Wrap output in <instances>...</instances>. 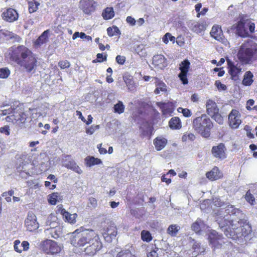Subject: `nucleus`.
<instances>
[{
  "label": "nucleus",
  "instance_id": "nucleus-1",
  "mask_svg": "<svg viewBox=\"0 0 257 257\" xmlns=\"http://www.w3.org/2000/svg\"><path fill=\"white\" fill-rule=\"evenodd\" d=\"M70 244L80 249L85 256H93L102 248V243L98 234L92 229L81 226L71 233Z\"/></svg>",
  "mask_w": 257,
  "mask_h": 257
},
{
  "label": "nucleus",
  "instance_id": "nucleus-2",
  "mask_svg": "<svg viewBox=\"0 0 257 257\" xmlns=\"http://www.w3.org/2000/svg\"><path fill=\"white\" fill-rule=\"evenodd\" d=\"M10 60L23 66L28 72L34 70L37 65V59L32 51L24 45L14 46L9 49Z\"/></svg>",
  "mask_w": 257,
  "mask_h": 257
},
{
  "label": "nucleus",
  "instance_id": "nucleus-3",
  "mask_svg": "<svg viewBox=\"0 0 257 257\" xmlns=\"http://www.w3.org/2000/svg\"><path fill=\"white\" fill-rule=\"evenodd\" d=\"M236 56L242 65H250L257 62V43L253 41L243 43L239 47Z\"/></svg>",
  "mask_w": 257,
  "mask_h": 257
},
{
  "label": "nucleus",
  "instance_id": "nucleus-4",
  "mask_svg": "<svg viewBox=\"0 0 257 257\" xmlns=\"http://www.w3.org/2000/svg\"><path fill=\"white\" fill-rule=\"evenodd\" d=\"M193 129L204 138H208L210 136L211 130L213 127V123L206 114H202L192 120Z\"/></svg>",
  "mask_w": 257,
  "mask_h": 257
},
{
  "label": "nucleus",
  "instance_id": "nucleus-5",
  "mask_svg": "<svg viewBox=\"0 0 257 257\" xmlns=\"http://www.w3.org/2000/svg\"><path fill=\"white\" fill-rule=\"evenodd\" d=\"M238 221H233L230 219H223L220 221L219 226L224 228V233L229 238H235L240 235V224Z\"/></svg>",
  "mask_w": 257,
  "mask_h": 257
},
{
  "label": "nucleus",
  "instance_id": "nucleus-6",
  "mask_svg": "<svg viewBox=\"0 0 257 257\" xmlns=\"http://www.w3.org/2000/svg\"><path fill=\"white\" fill-rule=\"evenodd\" d=\"M39 248L46 254L55 255L61 252L63 246L54 240L46 239L40 242Z\"/></svg>",
  "mask_w": 257,
  "mask_h": 257
},
{
  "label": "nucleus",
  "instance_id": "nucleus-7",
  "mask_svg": "<svg viewBox=\"0 0 257 257\" xmlns=\"http://www.w3.org/2000/svg\"><path fill=\"white\" fill-rule=\"evenodd\" d=\"M208 239L210 245L214 250L223 248L225 244L228 242L222 234H219L214 230L209 232Z\"/></svg>",
  "mask_w": 257,
  "mask_h": 257
},
{
  "label": "nucleus",
  "instance_id": "nucleus-8",
  "mask_svg": "<svg viewBox=\"0 0 257 257\" xmlns=\"http://www.w3.org/2000/svg\"><path fill=\"white\" fill-rule=\"evenodd\" d=\"M28 118V114L23 108H15L13 113L8 115L5 119L8 122L16 123L18 125L24 124Z\"/></svg>",
  "mask_w": 257,
  "mask_h": 257
},
{
  "label": "nucleus",
  "instance_id": "nucleus-9",
  "mask_svg": "<svg viewBox=\"0 0 257 257\" xmlns=\"http://www.w3.org/2000/svg\"><path fill=\"white\" fill-rule=\"evenodd\" d=\"M255 24L251 21L243 17H240V21L232 26V30H236V32H254Z\"/></svg>",
  "mask_w": 257,
  "mask_h": 257
},
{
  "label": "nucleus",
  "instance_id": "nucleus-10",
  "mask_svg": "<svg viewBox=\"0 0 257 257\" xmlns=\"http://www.w3.org/2000/svg\"><path fill=\"white\" fill-rule=\"evenodd\" d=\"M226 61L228 73L230 75L231 79L234 81L237 80L242 71L241 68L240 66H238V64H235V63L229 59H227Z\"/></svg>",
  "mask_w": 257,
  "mask_h": 257
},
{
  "label": "nucleus",
  "instance_id": "nucleus-11",
  "mask_svg": "<svg viewBox=\"0 0 257 257\" xmlns=\"http://www.w3.org/2000/svg\"><path fill=\"white\" fill-rule=\"evenodd\" d=\"M190 63L187 59L184 60L180 64L179 69L180 70V72L178 74V77L184 85L188 83L187 74L190 68Z\"/></svg>",
  "mask_w": 257,
  "mask_h": 257
},
{
  "label": "nucleus",
  "instance_id": "nucleus-12",
  "mask_svg": "<svg viewBox=\"0 0 257 257\" xmlns=\"http://www.w3.org/2000/svg\"><path fill=\"white\" fill-rule=\"evenodd\" d=\"M240 113L236 109H232L228 115L229 125L233 128H237L241 122Z\"/></svg>",
  "mask_w": 257,
  "mask_h": 257
},
{
  "label": "nucleus",
  "instance_id": "nucleus-13",
  "mask_svg": "<svg viewBox=\"0 0 257 257\" xmlns=\"http://www.w3.org/2000/svg\"><path fill=\"white\" fill-rule=\"evenodd\" d=\"M225 151V146L222 143H219L217 146H213L211 150L213 156L220 160H223L226 158Z\"/></svg>",
  "mask_w": 257,
  "mask_h": 257
},
{
  "label": "nucleus",
  "instance_id": "nucleus-14",
  "mask_svg": "<svg viewBox=\"0 0 257 257\" xmlns=\"http://www.w3.org/2000/svg\"><path fill=\"white\" fill-rule=\"evenodd\" d=\"M117 228L113 225H109L106 228L103 229L102 232L106 241L110 242L113 238H114L117 234Z\"/></svg>",
  "mask_w": 257,
  "mask_h": 257
},
{
  "label": "nucleus",
  "instance_id": "nucleus-15",
  "mask_svg": "<svg viewBox=\"0 0 257 257\" xmlns=\"http://www.w3.org/2000/svg\"><path fill=\"white\" fill-rule=\"evenodd\" d=\"M25 225L30 231H33L38 228L36 217L33 213H29L25 220Z\"/></svg>",
  "mask_w": 257,
  "mask_h": 257
},
{
  "label": "nucleus",
  "instance_id": "nucleus-16",
  "mask_svg": "<svg viewBox=\"0 0 257 257\" xmlns=\"http://www.w3.org/2000/svg\"><path fill=\"white\" fill-rule=\"evenodd\" d=\"M95 3L90 0H81L79 8L86 14H90L95 9Z\"/></svg>",
  "mask_w": 257,
  "mask_h": 257
},
{
  "label": "nucleus",
  "instance_id": "nucleus-17",
  "mask_svg": "<svg viewBox=\"0 0 257 257\" xmlns=\"http://www.w3.org/2000/svg\"><path fill=\"white\" fill-rule=\"evenodd\" d=\"M153 64L158 68L163 69L168 65L167 59L163 55H155L153 58Z\"/></svg>",
  "mask_w": 257,
  "mask_h": 257
},
{
  "label": "nucleus",
  "instance_id": "nucleus-18",
  "mask_svg": "<svg viewBox=\"0 0 257 257\" xmlns=\"http://www.w3.org/2000/svg\"><path fill=\"white\" fill-rule=\"evenodd\" d=\"M157 106L160 108L162 115L165 117L172 115L174 111V108L170 103L159 102L157 103Z\"/></svg>",
  "mask_w": 257,
  "mask_h": 257
},
{
  "label": "nucleus",
  "instance_id": "nucleus-19",
  "mask_svg": "<svg viewBox=\"0 0 257 257\" xmlns=\"http://www.w3.org/2000/svg\"><path fill=\"white\" fill-rule=\"evenodd\" d=\"M4 20L9 22H13L16 21L19 17L17 12L12 8H9L2 14Z\"/></svg>",
  "mask_w": 257,
  "mask_h": 257
},
{
  "label": "nucleus",
  "instance_id": "nucleus-20",
  "mask_svg": "<svg viewBox=\"0 0 257 257\" xmlns=\"http://www.w3.org/2000/svg\"><path fill=\"white\" fill-rule=\"evenodd\" d=\"M223 176V173L216 166L214 167L211 170L206 173V178L212 181L220 179L222 178Z\"/></svg>",
  "mask_w": 257,
  "mask_h": 257
},
{
  "label": "nucleus",
  "instance_id": "nucleus-21",
  "mask_svg": "<svg viewBox=\"0 0 257 257\" xmlns=\"http://www.w3.org/2000/svg\"><path fill=\"white\" fill-rule=\"evenodd\" d=\"M239 232L241 236H246L251 231V227L248 222L244 219H239Z\"/></svg>",
  "mask_w": 257,
  "mask_h": 257
},
{
  "label": "nucleus",
  "instance_id": "nucleus-22",
  "mask_svg": "<svg viewBox=\"0 0 257 257\" xmlns=\"http://www.w3.org/2000/svg\"><path fill=\"white\" fill-rule=\"evenodd\" d=\"M206 112L209 115H214L219 112V108L216 102L212 99H208L206 103Z\"/></svg>",
  "mask_w": 257,
  "mask_h": 257
},
{
  "label": "nucleus",
  "instance_id": "nucleus-23",
  "mask_svg": "<svg viewBox=\"0 0 257 257\" xmlns=\"http://www.w3.org/2000/svg\"><path fill=\"white\" fill-rule=\"evenodd\" d=\"M60 213L62 215L63 219H65L66 221L71 224H74L76 222V218L77 216L76 213L70 214L65 209L62 208L61 207H60Z\"/></svg>",
  "mask_w": 257,
  "mask_h": 257
},
{
  "label": "nucleus",
  "instance_id": "nucleus-24",
  "mask_svg": "<svg viewBox=\"0 0 257 257\" xmlns=\"http://www.w3.org/2000/svg\"><path fill=\"white\" fill-rule=\"evenodd\" d=\"M153 143L156 149L159 151L165 147L167 143V140L161 137H157L154 140Z\"/></svg>",
  "mask_w": 257,
  "mask_h": 257
},
{
  "label": "nucleus",
  "instance_id": "nucleus-25",
  "mask_svg": "<svg viewBox=\"0 0 257 257\" xmlns=\"http://www.w3.org/2000/svg\"><path fill=\"white\" fill-rule=\"evenodd\" d=\"M169 126L171 130H178L182 127V122L179 117L174 116L172 117L168 123Z\"/></svg>",
  "mask_w": 257,
  "mask_h": 257
},
{
  "label": "nucleus",
  "instance_id": "nucleus-26",
  "mask_svg": "<svg viewBox=\"0 0 257 257\" xmlns=\"http://www.w3.org/2000/svg\"><path fill=\"white\" fill-rule=\"evenodd\" d=\"M253 75L251 71H246L243 76L242 84L246 86H250L253 82Z\"/></svg>",
  "mask_w": 257,
  "mask_h": 257
},
{
  "label": "nucleus",
  "instance_id": "nucleus-27",
  "mask_svg": "<svg viewBox=\"0 0 257 257\" xmlns=\"http://www.w3.org/2000/svg\"><path fill=\"white\" fill-rule=\"evenodd\" d=\"M192 254L197 256L201 253L204 252L205 248L201 245V243L197 241H194L192 246Z\"/></svg>",
  "mask_w": 257,
  "mask_h": 257
},
{
  "label": "nucleus",
  "instance_id": "nucleus-28",
  "mask_svg": "<svg viewBox=\"0 0 257 257\" xmlns=\"http://www.w3.org/2000/svg\"><path fill=\"white\" fill-rule=\"evenodd\" d=\"M123 78L130 91H134L136 90L137 86L132 76H126L123 77Z\"/></svg>",
  "mask_w": 257,
  "mask_h": 257
},
{
  "label": "nucleus",
  "instance_id": "nucleus-29",
  "mask_svg": "<svg viewBox=\"0 0 257 257\" xmlns=\"http://www.w3.org/2000/svg\"><path fill=\"white\" fill-rule=\"evenodd\" d=\"M48 33H42V35L34 42L35 48H38L43 44L46 43L48 39Z\"/></svg>",
  "mask_w": 257,
  "mask_h": 257
},
{
  "label": "nucleus",
  "instance_id": "nucleus-30",
  "mask_svg": "<svg viewBox=\"0 0 257 257\" xmlns=\"http://www.w3.org/2000/svg\"><path fill=\"white\" fill-rule=\"evenodd\" d=\"M85 163L87 166L91 167L95 165H99L102 163V161L98 158L94 157L88 156L85 159Z\"/></svg>",
  "mask_w": 257,
  "mask_h": 257
},
{
  "label": "nucleus",
  "instance_id": "nucleus-31",
  "mask_svg": "<svg viewBox=\"0 0 257 257\" xmlns=\"http://www.w3.org/2000/svg\"><path fill=\"white\" fill-rule=\"evenodd\" d=\"M114 16V12L112 7H107L105 8L102 13V16L105 20H109L112 18Z\"/></svg>",
  "mask_w": 257,
  "mask_h": 257
},
{
  "label": "nucleus",
  "instance_id": "nucleus-32",
  "mask_svg": "<svg viewBox=\"0 0 257 257\" xmlns=\"http://www.w3.org/2000/svg\"><path fill=\"white\" fill-rule=\"evenodd\" d=\"M65 166L67 168L74 171L78 174H81L82 173V170L73 161H69L67 164H66Z\"/></svg>",
  "mask_w": 257,
  "mask_h": 257
},
{
  "label": "nucleus",
  "instance_id": "nucleus-33",
  "mask_svg": "<svg viewBox=\"0 0 257 257\" xmlns=\"http://www.w3.org/2000/svg\"><path fill=\"white\" fill-rule=\"evenodd\" d=\"M180 229V227L177 224H171L167 228V233L171 236H175Z\"/></svg>",
  "mask_w": 257,
  "mask_h": 257
},
{
  "label": "nucleus",
  "instance_id": "nucleus-34",
  "mask_svg": "<svg viewBox=\"0 0 257 257\" xmlns=\"http://www.w3.org/2000/svg\"><path fill=\"white\" fill-rule=\"evenodd\" d=\"M203 224V222L201 219H198L192 224L191 226L192 229L196 233H200Z\"/></svg>",
  "mask_w": 257,
  "mask_h": 257
},
{
  "label": "nucleus",
  "instance_id": "nucleus-35",
  "mask_svg": "<svg viewBox=\"0 0 257 257\" xmlns=\"http://www.w3.org/2000/svg\"><path fill=\"white\" fill-rule=\"evenodd\" d=\"M59 197L60 196L59 193H52V194H50L48 196V202L51 205H55L56 204Z\"/></svg>",
  "mask_w": 257,
  "mask_h": 257
},
{
  "label": "nucleus",
  "instance_id": "nucleus-36",
  "mask_svg": "<svg viewBox=\"0 0 257 257\" xmlns=\"http://www.w3.org/2000/svg\"><path fill=\"white\" fill-rule=\"evenodd\" d=\"M244 199L251 205L255 204V199L253 195L251 193L250 190H248L244 195Z\"/></svg>",
  "mask_w": 257,
  "mask_h": 257
},
{
  "label": "nucleus",
  "instance_id": "nucleus-37",
  "mask_svg": "<svg viewBox=\"0 0 257 257\" xmlns=\"http://www.w3.org/2000/svg\"><path fill=\"white\" fill-rule=\"evenodd\" d=\"M141 239L144 241H146L147 242H149L151 241L153 239V237H152L151 233L148 230H142L141 232Z\"/></svg>",
  "mask_w": 257,
  "mask_h": 257
},
{
  "label": "nucleus",
  "instance_id": "nucleus-38",
  "mask_svg": "<svg viewBox=\"0 0 257 257\" xmlns=\"http://www.w3.org/2000/svg\"><path fill=\"white\" fill-rule=\"evenodd\" d=\"M115 257H136L129 250H122L118 252Z\"/></svg>",
  "mask_w": 257,
  "mask_h": 257
},
{
  "label": "nucleus",
  "instance_id": "nucleus-39",
  "mask_svg": "<svg viewBox=\"0 0 257 257\" xmlns=\"http://www.w3.org/2000/svg\"><path fill=\"white\" fill-rule=\"evenodd\" d=\"M114 112L118 114H121L124 112V105L122 102L119 101L118 103L114 105Z\"/></svg>",
  "mask_w": 257,
  "mask_h": 257
},
{
  "label": "nucleus",
  "instance_id": "nucleus-40",
  "mask_svg": "<svg viewBox=\"0 0 257 257\" xmlns=\"http://www.w3.org/2000/svg\"><path fill=\"white\" fill-rule=\"evenodd\" d=\"M11 71L8 67L0 68V78L6 79L10 75Z\"/></svg>",
  "mask_w": 257,
  "mask_h": 257
},
{
  "label": "nucleus",
  "instance_id": "nucleus-41",
  "mask_svg": "<svg viewBox=\"0 0 257 257\" xmlns=\"http://www.w3.org/2000/svg\"><path fill=\"white\" fill-rule=\"evenodd\" d=\"M107 60V55L105 54L103 55L102 53H98L96 55V58L93 60H92L93 63H101L104 61H106Z\"/></svg>",
  "mask_w": 257,
  "mask_h": 257
},
{
  "label": "nucleus",
  "instance_id": "nucleus-42",
  "mask_svg": "<svg viewBox=\"0 0 257 257\" xmlns=\"http://www.w3.org/2000/svg\"><path fill=\"white\" fill-rule=\"evenodd\" d=\"M195 138V136L193 133H185L182 137V140L183 142H186L188 140L193 141Z\"/></svg>",
  "mask_w": 257,
  "mask_h": 257
},
{
  "label": "nucleus",
  "instance_id": "nucleus-43",
  "mask_svg": "<svg viewBox=\"0 0 257 257\" xmlns=\"http://www.w3.org/2000/svg\"><path fill=\"white\" fill-rule=\"evenodd\" d=\"M177 110L179 112H181L183 116L186 117H189L192 115L191 111L188 108H183L180 107L178 108Z\"/></svg>",
  "mask_w": 257,
  "mask_h": 257
},
{
  "label": "nucleus",
  "instance_id": "nucleus-44",
  "mask_svg": "<svg viewBox=\"0 0 257 257\" xmlns=\"http://www.w3.org/2000/svg\"><path fill=\"white\" fill-rule=\"evenodd\" d=\"M152 250L149 252L147 253L148 257H157L158 253L157 251L158 250V248L156 246V245H153L152 247Z\"/></svg>",
  "mask_w": 257,
  "mask_h": 257
},
{
  "label": "nucleus",
  "instance_id": "nucleus-45",
  "mask_svg": "<svg viewBox=\"0 0 257 257\" xmlns=\"http://www.w3.org/2000/svg\"><path fill=\"white\" fill-rule=\"evenodd\" d=\"M211 37H213L215 40L218 41L223 42L224 40V36L223 33H210Z\"/></svg>",
  "mask_w": 257,
  "mask_h": 257
},
{
  "label": "nucleus",
  "instance_id": "nucleus-46",
  "mask_svg": "<svg viewBox=\"0 0 257 257\" xmlns=\"http://www.w3.org/2000/svg\"><path fill=\"white\" fill-rule=\"evenodd\" d=\"M15 108L10 107L9 109H4L1 110V112L0 113V115L4 116L9 115H10L13 113L14 111H15Z\"/></svg>",
  "mask_w": 257,
  "mask_h": 257
},
{
  "label": "nucleus",
  "instance_id": "nucleus-47",
  "mask_svg": "<svg viewBox=\"0 0 257 257\" xmlns=\"http://www.w3.org/2000/svg\"><path fill=\"white\" fill-rule=\"evenodd\" d=\"M58 66L61 69H63L69 68L70 66V64L67 60H61L59 62Z\"/></svg>",
  "mask_w": 257,
  "mask_h": 257
},
{
  "label": "nucleus",
  "instance_id": "nucleus-48",
  "mask_svg": "<svg viewBox=\"0 0 257 257\" xmlns=\"http://www.w3.org/2000/svg\"><path fill=\"white\" fill-rule=\"evenodd\" d=\"M0 133L4 134L6 136H9L10 135V128L8 125H6L0 128Z\"/></svg>",
  "mask_w": 257,
  "mask_h": 257
},
{
  "label": "nucleus",
  "instance_id": "nucleus-49",
  "mask_svg": "<svg viewBox=\"0 0 257 257\" xmlns=\"http://www.w3.org/2000/svg\"><path fill=\"white\" fill-rule=\"evenodd\" d=\"M214 120L219 124H222L223 122V119L221 114L217 112V113L215 114L214 115H210Z\"/></svg>",
  "mask_w": 257,
  "mask_h": 257
},
{
  "label": "nucleus",
  "instance_id": "nucleus-50",
  "mask_svg": "<svg viewBox=\"0 0 257 257\" xmlns=\"http://www.w3.org/2000/svg\"><path fill=\"white\" fill-rule=\"evenodd\" d=\"M14 249L15 250L18 252L21 253L23 250L22 248L21 244H20V241L19 240H16L14 242Z\"/></svg>",
  "mask_w": 257,
  "mask_h": 257
},
{
  "label": "nucleus",
  "instance_id": "nucleus-51",
  "mask_svg": "<svg viewBox=\"0 0 257 257\" xmlns=\"http://www.w3.org/2000/svg\"><path fill=\"white\" fill-rule=\"evenodd\" d=\"M215 85L219 90H225L227 88L226 86L219 80H216L215 82Z\"/></svg>",
  "mask_w": 257,
  "mask_h": 257
},
{
  "label": "nucleus",
  "instance_id": "nucleus-52",
  "mask_svg": "<svg viewBox=\"0 0 257 257\" xmlns=\"http://www.w3.org/2000/svg\"><path fill=\"white\" fill-rule=\"evenodd\" d=\"M99 128V125H96L95 126H91L90 127L87 128L86 130V133L87 134L92 135L94 133L95 131Z\"/></svg>",
  "mask_w": 257,
  "mask_h": 257
},
{
  "label": "nucleus",
  "instance_id": "nucleus-53",
  "mask_svg": "<svg viewBox=\"0 0 257 257\" xmlns=\"http://www.w3.org/2000/svg\"><path fill=\"white\" fill-rule=\"evenodd\" d=\"M115 59L116 62L120 65L124 64L126 60V58L124 56L120 55H117Z\"/></svg>",
  "mask_w": 257,
  "mask_h": 257
},
{
  "label": "nucleus",
  "instance_id": "nucleus-54",
  "mask_svg": "<svg viewBox=\"0 0 257 257\" xmlns=\"http://www.w3.org/2000/svg\"><path fill=\"white\" fill-rule=\"evenodd\" d=\"M153 130L154 128L153 126H152L150 128L149 131H143V132L142 133L141 137H144L145 136H148L150 139L153 134Z\"/></svg>",
  "mask_w": 257,
  "mask_h": 257
},
{
  "label": "nucleus",
  "instance_id": "nucleus-55",
  "mask_svg": "<svg viewBox=\"0 0 257 257\" xmlns=\"http://www.w3.org/2000/svg\"><path fill=\"white\" fill-rule=\"evenodd\" d=\"M254 103V101L252 99H250L248 100L246 102V108L248 110H252V108L251 107V106H253Z\"/></svg>",
  "mask_w": 257,
  "mask_h": 257
},
{
  "label": "nucleus",
  "instance_id": "nucleus-56",
  "mask_svg": "<svg viewBox=\"0 0 257 257\" xmlns=\"http://www.w3.org/2000/svg\"><path fill=\"white\" fill-rule=\"evenodd\" d=\"M89 203L92 207H95L97 205V201L95 198L90 197L89 198Z\"/></svg>",
  "mask_w": 257,
  "mask_h": 257
},
{
  "label": "nucleus",
  "instance_id": "nucleus-57",
  "mask_svg": "<svg viewBox=\"0 0 257 257\" xmlns=\"http://www.w3.org/2000/svg\"><path fill=\"white\" fill-rule=\"evenodd\" d=\"M158 87L157 88H160V89L161 91H166V84L162 81H160L158 85Z\"/></svg>",
  "mask_w": 257,
  "mask_h": 257
},
{
  "label": "nucleus",
  "instance_id": "nucleus-58",
  "mask_svg": "<svg viewBox=\"0 0 257 257\" xmlns=\"http://www.w3.org/2000/svg\"><path fill=\"white\" fill-rule=\"evenodd\" d=\"M126 21L127 23L130 24L131 26L135 25L136 23V21L135 20V19L131 16H128L126 18Z\"/></svg>",
  "mask_w": 257,
  "mask_h": 257
},
{
  "label": "nucleus",
  "instance_id": "nucleus-59",
  "mask_svg": "<svg viewBox=\"0 0 257 257\" xmlns=\"http://www.w3.org/2000/svg\"><path fill=\"white\" fill-rule=\"evenodd\" d=\"M21 246L23 247V250H27L29 248V243L27 241H23L21 243Z\"/></svg>",
  "mask_w": 257,
  "mask_h": 257
},
{
  "label": "nucleus",
  "instance_id": "nucleus-60",
  "mask_svg": "<svg viewBox=\"0 0 257 257\" xmlns=\"http://www.w3.org/2000/svg\"><path fill=\"white\" fill-rule=\"evenodd\" d=\"M107 32H120L118 28L115 26H113L112 27H109L107 29Z\"/></svg>",
  "mask_w": 257,
  "mask_h": 257
},
{
  "label": "nucleus",
  "instance_id": "nucleus-61",
  "mask_svg": "<svg viewBox=\"0 0 257 257\" xmlns=\"http://www.w3.org/2000/svg\"><path fill=\"white\" fill-rule=\"evenodd\" d=\"M222 32L221 27L219 25H214L212 27L211 31L210 32Z\"/></svg>",
  "mask_w": 257,
  "mask_h": 257
},
{
  "label": "nucleus",
  "instance_id": "nucleus-62",
  "mask_svg": "<svg viewBox=\"0 0 257 257\" xmlns=\"http://www.w3.org/2000/svg\"><path fill=\"white\" fill-rule=\"evenodd\" d=\"M226 211H227V213H231V214H235L236 212V209L234 208L232 206H228L226 209Z\"/></svg>",
  "mask_w": 257,
  "mask_h": 257
},
{
  "label": "nucleus",
  "instance_id": "nucleus-63",
  "mask_svg": "<svg viewBox=\"0 0 257 257\" xmlns=\"http://www.w3.org/2000/svg\"><path fill=\"white\" fill-rule=\"evenodd\" d=\"M161 181L163 182H165L167 185H169L171 182V179L170 178H166L165 175L162 176Z\"/></svg>",
  "mask_w": 257,
  "mask_h": 257
},
{
  "label": "nucleus",
  "instance_id": "nucleus-64",
  "mask_svg": "<svg viewBox=\"0 0 257 257\" xmlns=\"http://www.w3.org/2000/svg\"><path fill=\"white\" fill-rule=\"evenodd\" d=\"M98 148L100 154H105L107 153L106 150L105 148L101 147V144L98 145Z\"/></svg>",
  "mask_w": 257,
  "mask_h": 257
}]
</instances>
